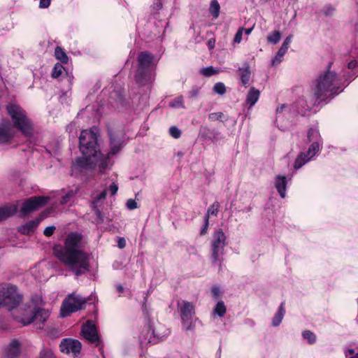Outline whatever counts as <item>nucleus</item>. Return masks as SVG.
I'll list each match as a JSON object with an SVG mask.
<instances>
[{"instance_id": "nucleus-1", "label": "nucleus", "mask_w": 358, "mask_h": 358, "mask_svg": "<svg viewBox=\"0 0 358 358\" xmlns=\"http://www.w3.org/2000/svg\"><path fill=\"white\" fill-rule=\"evenodd\" d=\"M81 241V234L71 233L63 246L56 245L53 248L55 256L77 277L88 272L90 268V255L80 248Z\"/></svg>"}, {"instance_id": "nucleus-2", "label": "nucleus", "mask_w": 358, "mask_h": 358, "mask_svg": "<svg viewBox=\"0 0 358 358\" xmlns=\"http://www.w3.org/2000/svg\"><path fill=\"white\" fill-rule=\"evenodd\" d=\"M332 62H330L327 70L321 73L312 84L313 106H317L327 99H331L343 91L336 72L331 71Z\"/></svg>"}, {"instance_id": "nucleus-3", "label": "nucleus", "mask_w": 358, "mask_h": 358, "mask_svg": "<svg viewBox=\"0 0 358 358\" xmlns=\"http://www.w3.org/2000/svg\"><path fill=\"white\" fill-rule=\"evenodd\" d=\"M6 110L16 129L26 136L33 135V124L26 112L19 105L9 103L6 106Z\"/></svg>"}, {"instance_id": "nucleus-4", "label": "nucleus", "mask_w": 358, "mask_h": 358, "mask_svg": "<svg viewBox=\"0 0 358 358\" xmlns=\"http://www.w3.org/2000/svg\"><path fill=\"white\" fill-rule=\"evenodd\" d=\"M22 301V295L17 287L11 284L0 285V308H6L8 310L17 308Z\"/></svg>"}, {"instance_id": "nucleus-5", "label": "nucleus", "mask_w": 358, "mask_h": 358, "mask_svg": "<svg viewBox=\"0 0 358 358\" xmlns=\"http://www.w3.org/2000/svg\"><path fill=\"white\" fill-rule=\"evenodd\" d=\"M80 150L83 155H92L99 149L97 135L92 130H83L79 137Z\"/></svg>"}, {"instance_id": "nucleus-6", "label": "nucleus", "mask_w": 358, "mask_h": 358, "mask_svg": "<svg viewBox=\"0 0 358 358\" xmlns=\"http://www.w3.org/2000/svg\"><path fill=\"white\" fill-rule=\"evenodd\" d=\"M213 238L211 242L212 262L213 264L220 262V266L221 267L220 257L223 255L224 247L227 245V237L223 230L220 229L213 233Z\"/></svg>"}, {"instance_id": "nucleus-7", "label": "nucleus", "mask_w": 358, "mask_h": 358, "mask_svg": "<svg viewBox=\"0 0 358 358\" xmlns=\"http://www.w3.org/2000/svg\"><path fill=\"white\" fill-rule=\"evenodd\" d=\"M85 303L86 300L81 297L80 295H76L74 294H69L62 303L60 308L61 317H68L72 313L82 309Z\"/></svg>"}, {"instance_id": "nucleus-8", "label": "nucleus", "mask_w": 358, "mask_h": 358, "mask_svg": "<svg viewBox=\"0 0 358 358\" xmlns=\"http://www.w3.org/2000/svg\"><path fill=\"white\" fill-rule=\"evenodd\" d=\"M80 334L84 339L90 343L99 347L101 345V341L98 334L96 327L92 320H87L81 327Z\"/></svg>"}, {"instance_id": "nucleus-9", "label": "nucleus", "mask_w": 358, "mask_h": 358, "mask_svg": "<svg viewBox=\"0 0 358 358\" xmlns=\"http://www.w3.org/2000/svg\"><path fill=\"white\" fill-rule=\"evenodd\" d=\"M94 169L95 162H93L92 155H83V157H78L75 159L72 164L71 172L72 174H78L92 171Z\"/></svg>"}, {"instance_id": "nucleus-10", "label": "nucleus", "mask_w": 358, "mask_h": 358, "mask_svg": "<svg viewBox=\"0 0 358 358\" xmlns=\"http://www.w3.org/2000/svg\"><path fill=\"white\" fill-rule=\"evenodd\" d=\"M48 201V196H32L23 202L21 211L24 215H27L44 206Z\"/></svg>"}, {"instance_id": "nucleus-11", "label": "nucleus", "mask_w": 358, "mask_h": 358, "mask_svg": "<svg viewBox=\"0 0 358 358\" xmlns=\"http://www.w3.org/2000/svg\"><path fill=\"white\" fill-rule=\"evenodd\" d=\"M33 308L31 306L25 305L24 307L16 310L13 313V319L23 326L28 325L32 322Z\"/></svg>"}, {"instance_id": "nucleus-12", "label": "nucleus", "mask_w": 358, "mask_h": 358, "mask_svg": "<svg viewBox=\"0 0 358 358\" xmlns=\"http://www.w3.org/2000/svg\"><path fill=\"white\" fill-rule=\"evenodd\" d=\"M59 348L63 353L69 354L71 352L74 355H77L81 350L82 344L76 339L64 338L60 343Z\"/></svg>"}, {"instance_id": "nucleus-13", "label": "nucleus", "mask_w": 358, "mask_h": 358, "mask_svg": "<svg viewBox=\"0 0 358 358\" xmlns=\"http://www.w3.org/2000/svg\"><path fill=\"white\" fill-rule=\"evenodd\" d=\"M180 308V316L182 322L191 320L195 314L194 305L187 301H182L181 303H178Z\"/></svg>"}, {"instance_id": "nucleus-14", "label": "nucleus", "mask_w": 358, "mask_h": 358, "mask_svg": "<svg viewBox=\"0 0 358 358\" xmlns=\"http://www.w3.org/2000/svg\"><path fill=\"white\" fill-rule=\"evenodd\" d=\"M21 344L17 339H13L4 350V358H17L20 354Z\"/></svg>"}, {"instance_id": "nucleus-15", "label": "nucleus", "mask_w": 358, "mask_h": 358, "mask_svg": "<svg viewBox=\"0 0 358 358\" xmlns=\"http://www.w3.org/2000/svg\"><path fill=\"white\" fill-rule=\"evenodd\" d=\"M110 151L108 155H113L117 153L122 148V141L117 134L109 131Z\"/></svg>"}, {"instance_id": "nucleus-16", "label": "nucleus", "mask_w": 358, "mask_h": 358, "mask_svg": "<svg viewBox=\"0 0 358 358\" xmlns=\"http://www.w3.org/2000/svg\"><path fill=\"white\" fill-rule=\"evenodd\" d=\"M137 59V67L141 69H149L153 62L154 55L148 51H143L138 55Z\"/></svg>"}, {"instance_id": "nucleus-17", "label": "nucleus", "mask_w": 358, "mask_h": 358, "mask_svg": "<svg viewBox=\"0 0 358 358\" xmlns=\"http://www.w3.org/2000/svg\"><path fill=\"white\" fill-rule=\"evenodd\" d=\"M108 157L109 155L107 154V155H105L99 151H96V153L94 155H92L93 157V162H95V168L96 166H99V171L101 173H103V171L106 169L108 167Z\"/></svg>"}, {"instance_id": "nucleus-18", "label": "nucleus", "mask_w": 358, "mask_h": 358, "mask_svg": "<svg viewBox=\"0 0 358 358\" xmlns=\"http://www.w3.org/2000/svg\"><path fill=\"white\" fill-rule=\"evenodd\" d=\"M136 82L141 85H144L147 83L151 80L150 73L148 69H141L137 67V70L135 74Z\"/></svg>"}, {"instance_id": "nucleus-19", "label": "nucleus", "mask_w": 358, "mask_h": 358, "mask_svg": "<svg viewBox=\"0 0 358 358\" xmlns=\"http://www.w3.org/2000/svg\"><path fill=\"white\" fill-rule=\"evenodd\" d=\"M14 136V132L9 124L0 125V143H8Z\"/></svg>"}, {"instance_id": "nucleus-20", "label": "nucleus", "mask_w": 358, "mask_h": 358, "mask_svg": "<svg viewBox=\"0 0 358 358\" xmlns=\"http://www.w3.org/2000/svg\"><path fill=\"white\" fill-rule=\"evenodd\" d=\"M43 217H40L34 220H31L19 228V231L25 235H29L33 233L35 229L38 227L41 221L43 220Z\"/></svg>"}, {"instance_id": "nucleus-21", "label": "nucleus", "mask_w": 358, "mask_h": 358, "mask_svg": "<svg viewBox=\"0 0 358 358\" xmlns=\"http://www.w3.org/2000/svg\"><path fill=\"white\" fill-rule=\"evenodd\" d=\"M32 322L36 320L43 324L50 316L49 312L43 308L39 307H32Z\"/></svg>"}, {"instance_id": "nucleus-22", "label": "nucleus", "mask_w": 358, "mask_h": 358, "mask_svg": "<svg viewBox=\"0 0 358 358\" xmlns=\"http://www.w3.org/2000/svg\"><path fill=\"white\" fill-rule=\"evenodd\" d=\"M17 210V206L15 204H8L0 208V221H3L9 217L14 215Z\"/></svg>"}, {"instance_id": "nucleus-23", "label": "nucleus", "mask_w": 358, "mask_h": 358, "mask_svg": "<svg viewBox=\"0 0 358 358\" xmlns=\"http://www.w3.org/2000/svg\"><path fill=\"white\" fill-rule=\"evenodd\" d=\"M275 187L282 198H285L287 189V179L285 176L278 175L275 178Z\"/></svg>"}, {"instance_id": "nucleus-24", "label": "nucleus", "mask_w": 358, "mask_h": 358, "mask_svg": "<svg viewBox=\"0 0 358 358\" xmlns=\"http://www.w3.org/2000/svg\"><path fill=\"white\" fill-rule=\"evenodd\" d=\"M240 73V79L241 84L244 86H247L249 84L251 71L248 64H245V66L239 68L238 70Z\"/></svg>"}, {"instance_id": "nucleus-25", "label": "nucleus", "mask_w": 358, "mask_h": 358, "mask_svg": "<svg viewBox=\"0 0 358 358\" xmlns=\"http://www.w3.org/2000/svg\"><path fill=\"white\" fill-rule=\"evenodd\" d=\"M259 94L260 92L258 90H257L254 87L250 88L246 97V102L248 104H249L250 108L253 106L258 101Z\"/></svg>"}, {"instance_id": "nucleus-26", "label": "nucleus", "mask_w": 358, "mask_h": 358, "mask_svg": "<svg viewBox=\"0 0 358 358\" xmlns=\"http://www.w3.org/2000/svg\"><path fill=\"white\" fill-rule=\"evenodd\" d=\"M169 334L168 333H164V334H155V331L154 329H150L148 331V343H152V344H155V343H159V341H162L163 338Z\"/></svg>"}, {"instance_id": "nucleus-27", "label": "nucleus", "mask_w": 358, "mask_h": 358, "mask_svg": "<svg viewBox=\"0 0 358 358\" xmlns=\"http://www.w3.org/2000/svg\"><path fill=\"white\" fill-rule=\"evenodd\" d=\"M311 158L306 152H301L295 159L294 164V169L301 168Z\"/></svg>"}, {"instance_id": "nucleus-28", "label": "nucleus", "mask_w": 358, "mask_h": 358, "mask_svg": "<svg viewBox=\"0 0 358 358\" xmlns=\"http://www.w3.org/2000/svg\"><path fill=\"white\" fill-rule=\"evenodd\" d=\"M284 306H285V302H282L279 307V310H278V313L275 314V315L273 318V320H272L273 326L277 327L281 323L282 318L284 317V315L285 313V310Z\"/></svg>"}, {"instance_id": "nucleus-29", "label": "nucleus", "mask_w": 358, "mask_h": 358, "mask_svg": "<svg viewBox=\"0 0 358 358\" xmlns=\"http://www.w3.org/2000/svg\"><path fill=\"white\" fill-rule=\"evenodd\" d=\"M55 56L57 59L59 60L62 63L66 64L69 58L64 49L59 46H57L55 50Z\"/></svg>"}, {"instance_id": "nucleus-30", "label": "nucleus", "mask_w": 358, "mask_h": 358, "mask_svg": "<svg viewBox=\"0 0 358 358\" xmlns=\"http://www.w3.org/2000/svg\"><path fill=\"white\" fill-rule=\"evenodd\" d=\"M308 140L309 142L319 141L322 142L321 136L318 129L311 128L308 131Z\"/></svg>"}, {"instance_id": "nucleus-31", "label": "nucleus", "mask_w": 358, "mask_h": 358, "mask_svg": "<svg viewBox=\"0 0 358 358\" xmlns=\"http://www.w3.org/2000/svg\"><path fill=\"white\" fill-rule=\"evenodd\" d=\"M220 6L217 0H213L210 2L209 12L213 15V17L216 19L218 17L220 14Z\"/></svg>"}, {"instance_id": "nucleus-32", "label": "nucleus", "mask_w": 358, "mask_h": 358, "mask_svg": "<svg viewBox=\"0 0 358 358\" xmlns=\"http://www.w3.org/2000/svg\"><path fill=\"white\" fill-rule=\"evenodd\" d=\"M321 142L314 141L312 142L309 146L308 151L306 152L310 158L313 157L316 153L320 150V145Z\"/></svg>"}, {"instance_id": "nucleus-33", "label": "nucleus", "mask_w": 358, "mask_h": 358, "mask_svg": "<svg viewBox=\"0 0 358 358\" xmlns=\"http://www.w3.org/2000/svg\"><path fill=\"white\" fill-rule=\"evenodd\" d=\"M287 51V50L286 49L280 47V49L278 50L275 57L272 60V64L273 66L279 64L282 62V57Z\"/></svg>"}, {"instance_id": "nucleus-34", "label": "nucleus", "mask_w": 358, "mask_h": 358, "mask_svg": "<svg viewBox=\"0 0 358 358\" xmlns=\"http://www.w3.org/2000/svg\"><path fill=\"white\" fill-rule=\"evenodd\" d=\"M220 204L217 201L214 202L207 210L205 216H208L209 219L210 215L217 216L219 211Z\"/></svg>"}, {"instance_id": "nucleus-35", "label": "nucleus", "mask_w": 358, "mask_h": 358, "mask_svg": "<svg viewBox=\"0 0 358 358\" xmlns=\"http://www.w3.org/2000/svg\"><path fill=\"white\" fill-rule=\"evenodd\" d=\"M214 313L217 315L219 317H223L226 313V306L223 301H219L215 309H214Z\"/></svg>"}, {"instance_id": "nucleus-36", "label": "nucleus", "mask_w": 358, "mask_h": 358, "mask_svg": "<svg viewBox=\"0 0 358 358\" xmlns=\"http://www.w3.org/2000/svg\"><path fill=\"white\" fill-rule=\"evenodd\" d=\"M281 38V34L278 31H274L267 36L268 42L272 44H277Z\"/></svg>"}, {"instance_id": "nucleus-37", "label": "nucleus", "mask_w": 358, "mask_h": 358, "mask_svg": "<svg viewBox=\"0 0 358 358\" xmlns=\"http://www.w3.org/2000/svg\"><path fill=\"white\" fill-rule=\"evenodd\" d=\"M302 336L308 342L309 344H313L316 341V336L309 330L303 331L302 332Z\"/></svg>"}, {"instance_id": "nucleus-38", "label": "nucleus", "mask_w": 358, "mask_h": 358, "mask_svg": "<svg viewBox=\"0 0 358 358\" xmlns=\"http://www.w3.org/2000/svg\"><path fill=\"white\" fill-rule=\"evenodd\" d=\"M213 90L215 93L223 95L226 93V87L223 83H216L213 86Z\"/></svg>"}, {"instance_id": "nucleus-39", "label": "nucleus", "mask_w": 358, "mask_h": 358, "mask_svg": "<svg viewBox=\"0 0 358 358\" xmlns=\"http://www.w3.org/2000/svg\"><path fill=\"white\" fill-rule=\"evenodd\" d=\"M63 70H64V67L61 64H59V63L55 64V66L53 68L52 72V78H59L62 75Z\"/></svg>"}, {"instance_id": "nucleus-40", "label": "nucleus", "mask_w": 358, "mask_h": 358, "mask_svg": "<svg viewBox=\"0 0 358 358\" xmlns=\"http://www.w3.org/2000/svg\"><path fill=\"white\" fill-rule=\"evenodd\" d=\"M201 73L204 76L209 77V76H211L217 73L218 71L216 70L214 67L210 66L208 67L203 68L201 70Z\"/></svg>"}, {"instance_id": "nucleus-41", "label": "nucleus", "mask_w": 358, "mask_h": 358, "mask_svg": "<svg viewBox=\"0 0 358 358\" xmlns=\"http://www.w3.org/2000/svg\"><path fill=\"white\" fill-rule=\"evenodd\" d=\"M224 117V115L222 112L212 113L208 115V119L210 121L219 120L221 122H224V120H223Z\"/></svg>"}, {"instance_id": "nucleus-42", "label": "nucleus", "mask_w": 358, "mask_h": 358, "mask_svg": "<svg viewBox=\"0 0 358 358\" xmlns=\"http://www.w3.org/2000/svg\"><path fill=\"white\" fill-rule=\"evenodd\" d=\"M74 195L75 193L73 190L69 191L64 196L61 198L60 203L62 205L66 204L69 201L70 199L73 198Z\"/></svg>"}, {"instance_id": "nucleus-43", "label": "nucleus", "mask_w": 358, "mask_h": 358, "mask_svg": "<svg viewBox=\"0 0 358 358\" xmlns=\"http://www.w3.org/2000/svg\"><path fill=\"white\" fill-rule=\"evenodd\" d=\"M38 358H55V356L51 350L43 349L41 351Z\"/></svg>"}, {"instance_id": "nucleus-44", "label": "nucleus", "mask_w": 358, "mask_h": 358, "mask_svg": "<svg viewBox=\"0 0 358 358\" xmlns=\"http://www.w3.org/2000/svg\"><path fill=\"white\" fill-rule=\"evenodd\" d=\"M169 133L172 137L174 138H178L181 136L180 130L176 127V126H172L169 129Z\"/></svg>"}, {"instance_id": "nucleus-45", "label": "nucleus", "mask_w": 358, "mask_h": 358, "mask_svg": "<svg viewBox=\"0 0 358 358\" xmlns=\"http://www.w3.org/2000/svg\"><path fill=\"white\" fill-rule=\"evenodd\" d=\"M169 106L172 108L182 107L183 108V99L182 96L178 97L169 103Z\"/></svg>"}, {"instance_id": "nucleus-46", "label": "nucleus", "mask_w": 358, "mask_h": 358, "mask_svg": "<svg viewBox=\"0 0 358 358\" xmlns=\"http://www.w3.org/2000/svg\"><path fill=\"white\" fill-rule=\"evenodd\" d=\"M244 28L241 27L238 29L236 34H235L234 41V43H239L242 40V36L243 33Z\"/></svg>"}, {"instance_id": "nucleus-47", "label": "nucleus", "mask_w": 358, "mask_h": 358, "mask_svg": "<svg viewBox=\"0 0 358 358\" xmlns=\"http://www.w3.org/2000/svg\"><path fill=\"white\" fill-rule=\"evenodd\" d=\"M31 302L36 307L37 306H40L43 303V299L39 295H35L32 296Z\"/></svg>"}, {"instance_id": "nucleus-48", "label": "nucleus", "mask_w": 358, "mask_h": 358, "mask_svg": "<svg viewBox=\"0 0 358 358\" xmlns=\"http://www.w3.org/2000/svg\"><path fill=\"white\" fill-rule=\"evenodd\" d=\"M208 224H209V219H208V216H205L204 217V224L200 231L201 236H203L207 233Z\"/></svg>"}, {"instance_id": "nucleus-49", "label": "nucleus", "mask_w": 358, "mask_h": 358, "mask_svg": "<svg viewBox=\"0 0 358 358\" xmlns=\"http://www.w3.org/2000/svg\"><path fill=\"white\" fill-rule=\"evenodd\" d=\"M126 205L129 210H134L138 208L137 203L132 199H128Z\"/></svg>"}, {"instance_id": "nucleus-50", "label": "nucleus", "mask_w": 358, "mask_h": 358, "mask_svg": "<svg viewBox=\"0 0 358 358\" xmlns=\"http://www.w3.org/2000/svg\"><path fill=\"white\" fill-rule=\"evenodd\" d=\"M93 208H94V210L95 211V213H96V215L97 216L96 222L98 223L103 222V215L101 214V210L99 208H97L96 206H95V205H93Z\"/></svg>"}, {"instance_id": "nucleus-51", "label": "nucleus", "mask_w": 358, "mask_h": 358, "mask_svg": "<svg viewBox=\"0 0 358 358\" xmlns=\"http://www.w3.org/2000/svg\"><path fill=\"white\" fill-rule=\"evenodd\" d=\"M106 191L101 192L97 196H96V198L94 199V201L92 202V205L96 206V203H98V201H99L100 200L104 199L106 198Z\"/></svg>"}, {"instance_id": "nucleus-52", "label": "nucleus", "mask_w": 358, "mask_h": 358, "mask_svg": "<svg viewBox=\"0 0 358 358\" xmlns=\"http://www.w3.org/2000/svg\"><path fill=\"white\" fill-rule=\"evenodd\" d=\"M55 230V227H54V226H49V227H47L44 229L43 234L46 236H52Z\"/></svg>"}, {"instance_id": "nucleus-53", "label": "nucleus", "mask_w": 358, "mask_h": 358, "mask_svg": "<svg viewBox=\"0 0 358 358\" xmlns=\"http://www.w3.org/2000/svg\"><path fill=\"white\" fill-rule=\"evenodd\" d=\"M152 8L156 12L161 10L162 8V0H154Z\"/></svg>"}, {"instance_id": "nucleus-54", "label": "nucleus", "mask_w": 358, "mask_h": 358, "mask_svg": "<svg viewBox=\"0 0 358 358\" xmlns=\"http://www.w3.org/2000/svg\"><path fill=\"white\" fill-rule=\"evenodd\" d=\"M148 295H149V292H147L145 294V296L144 297V301L142 303V310H143V312L145 315H148V310L147 309V306H146V303H147V301H148Z\"/></svg>"}, {"instance_id": "nucleus-55", "label": "nucleus", "mask_w": 358, "mask_h": 358, "mask_svg": "<svg viewBox=\"0 0 358 358\" xmlns=\"http://www.w3.org/2000/svg\"><path fill=\"white\" fill-rule=\"evenodd\" d=\"M292 37V35L288 36L285 39L284 42L282 43V45H281V47L284 48L285 49H286L287 50L289 47V44L291 43Z\"/></svg>"}, {"instance_id": "nucleus-56", "label": "nucleus", "mask_w": 358, "mask_h": 358, "mask_svg": "<svg viewBox=\"0 0 358 358\" xmlns=\"http://www.w3.org/2000/svg\"><path fill=\"white\" fill-rule=\"evenodd\" d=\"M118 190V186L115 183H113L109 186V191L111 194V195L116 194Z\"/></svg>"}, {"instance_id": "nucleus-57", "label": "nucleus", "mask_w": 358, "mask_h": 358, "mask_svg": "<svg viewBox=\"0 0 358 358\" xmlns=\"http://www.w3.org/2000/svg\"><path fill=\"white\" fill-rule=\"evenodd\" d=\"M50 4V0H40L39 7L41 8H46Z\"/></svg>"}, {"instance_id": "nucleus-58", "label": "nucleus", "mask_w": 358, "mask_h": 358, "mask_svg": "<svg viewBox=\"0 0 358 358\" xmlns=\"http://www.w3.org/2000/svg\"><path fill=\"white\" fill-rule=\"evenodd\" d=\"M208 131H210V129L206 127L202 129L200 132V136L202 139L205 140L207 138V132Z\"/></svg>"}, {"instance_id": "nucleus-59", "label": "nucleus", "mask_w": 358, "mask_h": 358, "mask_svg": "<svg viewBox=\"0 0 358 358\" xmlns=\"http://www.w3.org/2000/svg\"><path fill=\"white\" fill-rule=\"evenodd\" d=\"M334 8L331 6H328L324 8V13L326 15H329L332 13Z\"/></svg>"}, {"instance_id": "nucleus-60", "label": "nucleus", "mask_w": 358, "mask_h": 358, "mask_svg": "<svg viewBox=\"0 0 358 358\" xmlns=\"http://www.w3.org/2000/svg\"><path fill=\"white\" fill-rule=\"evenodd\" d=\"M212 294H213L214 297H215V298L218 297L220 296V290L219 287H213L212 288Z\"/></svg>"}, {"instance_id": "nucleus-61", "label": "nucleus", "mask_w": 358, "mask_h": 358, "mask_svg": "<svg viewBox=\"0 0 358 358\" xmlns=\"http://www.w3.org/2000/svg\"><path fill=\"white\" fill-rule=\"evenodd\" d=\"M117 245L120 248H124L126 245V241L124 238H120L117 241Z\"/></svg>"}, {"instance_id": "nucleus-62", "label": "nucleus", "mask_w": 358, "mask_h": 358, "mask_svg": "<svg viewBox=\"0 0 358 358\" xmlns=\"http://www.w3.org/2000/svg\"><path fill=\"white\" fill-rule=\"evenodd\" d=\"M357 64V61H355V60H352V61H351V62H350L348 63V69H355V68L356 67Z\"/></svg>"}, {"instance_id": "nucleus-63", "label": "nucleus", "mask_w": 358, "mask_h": 358, "mask_svg": "<svg viewBox=\"0 0 358 358\" xmlns=\"http://www.w3.org/2000/svg\"><path fill=\"white\" fill-rule=\"evenodd\" d=\"M215 41L214 39H210L208 42V46L209 49H213L215 48Z\"/></svg>"}, {"instance_id": "nucleus-64", "label": "nucleus", "mask_w": 358, "mask_h": 358, "mask_svg": "<svg viewBox=\"0 0 358 358\" xmlns=\"http://www.w3.org/2000/svg\"><path fill=\"white\" fill-rule=\"evenodd\" d=\"M116 289H117V292H119L120 293H122L124 291V287L122 285H117L116 286Z\"/></svg>"}]
</instances>
